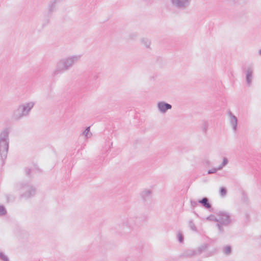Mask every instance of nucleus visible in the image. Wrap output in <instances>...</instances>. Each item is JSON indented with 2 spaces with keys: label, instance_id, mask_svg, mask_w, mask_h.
Returning <instances> with one entry per match:
<instances>
[{
  "label": "nucleus",
  "instance_id": "f257e3e1",
  "mask_svg": "<svg viewBox=\"0 0 261 261\" xmlns=\"http://www.w3.org/2000/svg\"><path fill=\"white\" fill-rule=\"evenodd\" d=\"M80 58V55H73L60 59L57 63L56 68L53 72L54 74L56 75L68 70Z\"/></svg>",
  "mask_w": 261,
  "mask_h": 261
},
{
  "label": "nucleus",
  "instance_id": "f03ea898",
  "mask_svg": "<svg viewBox=\"0 0 261 261\" xmlns=\"http://www.w3.org/2000/svg\"><path fill=\"white\" fill-rule=\"evenodd\" d=\"M218 216V227L221 229L220 225H227L231 223V216L229 213L224 211H219L216 214Z\"/></svg>",
  "mask_w": 261,
  "mask_h": 261
},
{
  "label": "nucleus",
  "instance_id": "7ed1b4c3",
  "mask_svg": "<svg viewBox=\"0 0 261 261\" xmlns=\"http://www.w3.org/2000/svg\"><path fill=\"white\" fill-rule=\"evenodd\" d=\"M169 1L174 7L185 10L190 6L192 0H169Z\"/></svg>",
  "mask_w": 261,
  "mask_h": 261
},
{
  "label": "nucleus",
  "instance_id": "20e7f679",
  "mask_svg": "<svg viewBox=\"0 0 261 261\" xmlns=\"http://www.w3.org/2000/svg\"><path fill=\"white\" fill-rule=\"evenodd\" d=\"M22 193L21 194V197L28 199L34 196L36 193V188L32 186H25L22 188Z\"/></svg>",
  "mask_w": 261,
  "mask_h": 261
},
{
  "label": "nucleus",
  "instance_id": "39448f33",
  "mask_svg": "<svg viewBox=\"0 0 261 261\" xmlns=\"http://www.w3.org/2000/svg\"><path fill=\"white\" fill-rule=\"evenodd\" d=\"M158 111L161 114H166L167 111L172 109V106L164 101H158L156 103Z\"/></svg>",
  "mask_w": 261,
  "mask_h": 261
},
{
  "label": "nucleus",
  "instance_id": "423d86ee",
  "mask_svg": "<svg viewBox=\"0 0 261 261\" xmlns=\"http://www.w3.org/2000/svg\"><path fill=\"white\" fill-rule=\"evenodd\" d=\"M27 116H28V114L25 112H24L22 107L19 105L17 109L14 112L13 118L15 120H18Z\"/></svg>",
  "mask_w": 261,
  "mask_h": 261
},
{
  "label": "nucleus",
  "instance_id": "0eeeda50",
  "mask_svg": "<svg viewBox=\"0 0 261 261\" xmlns=\"http://www.w3.org/2000/svg\"><path fill=\"white\" fill-rule=\"evenodd\" d=\"M9 142L0 141V155L2 158L6 157L9 148Z\"/></svg>",
  "mask_w": 261,
  "mask_h": 261
},
{
  "label": "nucleus",
  "instance_id": "6e6552de",
  "mask_svg": "<svg viewBox=\"0 0 261 261\" xmlns=\"http://www.w3.org/2000/svg\"><path fill=\"white\" fill-rule=\"evenodd\" d=\"M10 130L8 128L3 129L0 133V141L9 142Z\"/></svg>",
  "mask_w": 261,
  "mask_h": 261
},
{
  "label": "nucleus",
  "instance_id": "1a4fd4ad",
  "mask_svg": "<svg viewBox=\"0 0 261 261\" xmlns=\"http://www.w3.org/2000/svg\"><path fill=\"white\" fill-rule=\"evenodd\" d=\"M35 103L34 101H31L20 105V106L22 107L24 112L29 115L31 111L35 106Z\"/></svg>",
  "mask_w": 261,
  "mask_h": 261
},
{
  "label": "nucleus",
  "instance_id": "9d476101",
  "mask_svg": "<svg viewBox=\"0 0 261 261\" xmlns=\"http://www.w3.org/2000/svg\"><path fill=\"white\" fill-rule=\"evenodd\" d=\"M152 191L151 189H145L143 190L141 194V197L144 201H146L151 197Z\"/></svg>",
  "mask_w": 261,
  "mask_h": 261
},
{
  "label": "nucleus",
  "instance_id": "9b49d317",
  "mask_svg": "<svg viewBox=\"0 0 261 261\" xmlns=\"http://www.w3.org/2000/svg\"><path fill=\"white\" fill-rule=\"evenodd\" d=\"M253 69L252 67H249L246 69V82L248 85L250 86L253 79Z\"/></svg>",
  "mask_w": 261,
  "mask_h": 261
},
{
  "label": "nucleus",
  "instance_id": "f8f14e48",
  "mask_svg": "<svg viewBox=\"0 0 261 261\" xmlns=\"http://www.w3.org/2000/svg\"><path fill=\"white\" fill-rule=\"evenodd\" d=\"M140 43L146 48L150 49L151 42L150 40L147 37H142L140 39Z\"/></svg>",
  "mask_w": 261,
  "mask_h": 261
},
{
  "label": "nucleus",
  "instance_id": "ddd939ff",
  "mask_svg": "<svg viewBox=\"0 0 261 261\" xmlns=\"http://www.w3.org/2000/svg\"><path fill=\"white\" fill-rule=\"evenodd\" d=\"M230 123L233 129H236L237 126L238 119L232 113L229 114Z\"/></svg>",
  "mask_w": 261,
  "mask_h": 261
},
{
  "label": "nucleus",
  "instance_id": "4468645a",
  "mask_svg": "<svg viewBox=\"0 0 261 261\" xmlns=\"http://www.w3.org/2000/svg\"><path fill=\"white\" fill-rule=\"evenodd\" d=\"M198 202L201 204L205 208L208 209L211 207V204L208 202V199L206 197H204L201 200H199Z\"/></svg>",
  "mask_w": 261,
  "mask_h": 261
},
{
  "label": "nucleus",
  "instance_id": "2eb2a0df",
  "mask_svg": "<svg viewBox=\"0 0 261 261\" xmlns=\"http://www.w3.org/2000/svg\"><path fill=\"white\" fill-rule=\"evenodd\" d=\"M62 0H51L48 5V9L50 11H53L55 8L57 4Z\"/></svg>",
  "mask_w": 261,
  "mask_h": 261
},
{
  "label": "nucleus",
  "instance_id": "dca6fc26",
  "mask_svg": "<svg viewBox=\"0 0 261 261\" xmlns=\"http://www.w3.org/2000/svg\"><path fill=\"white\" fill-rule=\"evenodd\" d=\"M7 214V210L5 206L0 204V217H5Z\"/></svg>",
  "mask_w": 261,
  "mask_h": 261
},
{
  "label": "nucleus",
  "instance_id": "f3484780",
  "mask_svg": "<svg viewBox=\"0 0 261 261\" xmlns=\"http://www.w3.org/2000/svg\"><path fill=\"white\" fill-rule=\"evenodd\" d=\"M228 163V160L226 157H224L221 164L218 166V169L222 170Z\"/></svg>",
  "mask_w": 261,
  "mask_h": 261
},
{
  "label": "nucleus",
  "instance_id": "a211bd4d",
  "mask_svg": "<svg viewBox=\"0 0 261 261\" xmlns=\"http://www.w3.org/2000/svg\"><path fill=\"white\" fill-rule=\"evenodd\" d=\"M83 135L86 138H89L92 136V133L90 132V127H88L83 132Z\"/></svg>",
  "mask_w": 261,
  "mask_h": 261
},
{
  "label": "nucleus",
  "instance_id": "6ab92c4d",
  "mask_svg": "<svg viewBox=\"0 0 261 261\" xmlns=\"http://www.w3.org/2000/svg\"><path fill=\"white\" fill-rule=\"evenodd\" d=\"M207 248V245L206 244H202L200 246H199L197 249V253H201L202 252L205 251Z\"/></svg>",
  "mask_w": 261,
  "mask_h": 261
},
{
  "label": "nucleus",
  "instance_id": "aec40b11",
  "mask_svg": "<svg viewBox=\"0 0 261 261\" xmlns=\"http://www.w3.org/2000/svg\"><path fill=\"white\" fill-rule=\"evenodd\" d=\"M223 253L226 255H229L231 252V248L230 246H226L223 248Z\"/></svg>",
  "mask_w": 261,
  "mask_h": 261
},
{
  "label": "nucleus",
  "instance_id": "412c9836",
  "mask_svg": "<svg viewBox=\"0 0 261 261\" xmlns=\"http://www.w3.org/2000/svg\"><path fill=\"white\" fill-rule=\"evenodd\" d=\"M219 194L221 197H224L227 194V190L225 188L221 187L219 190Z\"/></svg>",
  "mask_w": 261,
  "mask_h": 261
},
{
  "label": "nucleus",
  "instance_id": "4be33fe9",
  "mask_svg": "<svg viewBox=\"0 0 261 261\" xmlns=\"http://www.w3.org/2000/svg\"><path fill=\"white\" fill-rule=\"evenodd\" d=\"M177 237L179 243H182L184 242V238L181 232L178 231L177 232Z\"/></svg>",
  "mask_w": 261,
  "mask_h": 261
},
{
  "label": "nucleus",
  "instance_id": "5701e85b",
  "mask_svg": "<svg viewBox=\"0 0 261 261\" xmlns=\"http://www.w3.org/2000/svg\"><path fill=\"white\" fill-rule=\"evenodd\" d=\"M206 219L207 220H208V221H216L217 222V219H218V216L216 215L215 216V215H212L208 217H207Z\"/></svg>",
  "mask_w": 261,
  "mask_h": 261
},
{
  "label": "nucleus",
  "instance_id": "b1692460",
  "mask_svg": "<svg viewBox=\"0 0 261 261\" xmlns=\"http://www.w3.org/2000/svg\"><path fill=\"white\" fill-rule=\"evenodd\" d=\"M0 259L3 261H9L8 257L2 252H0Z\"/></svg>",
  "mask_w": 261,
  "mask_h": 261
},
{
  "label": "nucleus",
  "instance_id": "393cba45",
  "mask_svg": "<svg viewBox=\"0 0 261 261\" xmlns=\"http://www.w3.org/2000/svg\"><path fill=\"white\" fill-rule=\"evenodd\" d=\"M220 170L218 169V167L217 168H213L207 171L208 174H214L216 173L217 171Z\"/></svg>",
  "mask_w": 261,
  "mask_h": 261
},
{
  "label": "nucleus",
  "instance_id": "a878e982",
  "mask_svg": "<svg viewBox=\"0 0 261 261\" xmlns=\"http://www.w3.org/2000/svg\"><path fill=\"white\" fill-rule=\"evenodd\" d=\"M189 227L193 230H196V227L194 223L192 221H190L189 224Z\"/></svg>",
  "mask_w": 261,
  "mask_h": 261
},
{
  "label": "nucleus",
  "instance_id": "bb28decb",
  "mask_svg": "<svg viewBox=\"0 0 261 261\" xmlns=\"http://www.w3.org/2000/svg\"><path fill=\"white\" fill-rule=\"evenodd\" d=\"M229 2H230V3H233V2H234V1H233V0H229Z\"/></svg>",
  "mask_w": 261,
  "mask_h": 261
},
{
  "label": "nucleus",
  "instance_id": "cd10ccee",
  "mask_svg": "<svg viewBox=\"0 0 261 261\" xmlns=\"http://www.w3.org/2000/svg\"><path fill=\"white\" fill-rule=\"evenodd\" d=\"M259 54L261 56V49L259 51Z\"/></svg>",
  "mask_w": 261,
  "mask_h": 261
}]
</instances>
